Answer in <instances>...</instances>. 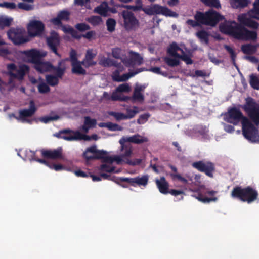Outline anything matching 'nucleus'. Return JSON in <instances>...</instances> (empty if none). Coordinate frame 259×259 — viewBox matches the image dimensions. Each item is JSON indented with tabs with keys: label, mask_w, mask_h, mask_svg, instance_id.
Segmentation results:
<instances>
[{
	"label": "nucleus",
	"mask_w": 259,
	"mask_h": 259,
	"mask_svg": "<svg viewBox=\"0 0 259 259\" xmlns=\"http://www.w3.org/2000/svg\"><path fill=\"white\" fill-rule=\"evenodd\" d=\"M220 29L222 32L238 40L255 41L257 38L256 32L250 31L243 24L234 21L230 23L221 25Z\"/></svg>",
	"instance_id": "nucleus-1"
},
{
	"label": "nucleus",
	"mask_w": 259,
	"mask_h": 259,
	"mask_svg": "<svg viewBox=\"0 0 259 259\" xmlns=\"http://www.w3.org/2000/svg\"><path fill=\"white\" fill-rule=\"evenodd\" d=\"M231 196L233 198L250 204L257 199L258 193L255 189L250 186L242 188L237 186L233 188Z\"/></svg>",
	"instance_id": "nucleus-2"
},
{
	"label": "nucleus",
	"mask_w": 259,
	"mask_h": 259,
	"mask_svg": "<svg viewBox=\"0 0 259 259\" xmlns=\"http://www.w3.org/2000/svg\"><path fill=\"white\" fill-rule=\"evenodd\" d=\"M242 109L247 115V118L256 126H259V104L253 98L248 97L246 99L245 103Z\"/></svg>",
	"instance_id": "nucleus-3"
},
{
	"label": "nucleus",
	"mask_w": 259,
	"mask_h": 259,
	"mask_svg": "<svg viewBox=\"0 0 259 259\" xmlns=\"http://www.w3.org/2000/svg\"><path fill=\"white\" fill-rule=\"evenodd\" d=\"M255 126L248 118H244L242 121V134L246 139L252 142H259L258 130Z\"/></svg>",
	"instance_id": "nucleus-4"
},
{
	"label": "nucleus",
	"mask_w": 259,
	"mask_h": 259,
	"mask_svg": "<svg viewBox=\"0 0 259 259\" xmlns=\"http://www.w3.org/2000/svg\"><path fill=\"white\" fill-rule=\"evenodd\" d=\"M196 192L197 194L192 195V196L203 203H210L211 202H216L218 198L215 196L217 191L211 190L208 188L205 187L203 185L201 186L198 189Z\"/></svg>",
	"instance_id": "nucleus-5"
},
{
	"label": "nucleus",
	"mask_w": 259,
	"mask_h": 259,
	"mask_svg": "<svg viewBox=\"0 0 259 259\" xmlns=\"http://www.w3.org/2000/svg\"><path fill=\"white\" fill-rule=\"evenodd\" d=\"M54 136L59 139H63L67 141L78 140L89 141L91 139V137L89 135L81 134L78 131L74 132L70 129L61 130L58 133L54 134Z\"/></svg>",
	"instance_id": "nucleus-6"
},
{
	"label": "nucleus",
	"mask_w": 259,
	"mask_h": 259,
	"mask_svg": "<svg viewBox=\"0 0 259 259\" xmlns=\"http://www.w3.org/2000/svg\"><path fill=\"white\" fill-rule=\"evenodd\" d=\"M141 9L148 15L161 14L166 17H176L178 14L172 11L167 7L158 4H154L149 8H142Z\"/></svg>",
	"instance_id": "nucleus-7"
},
{
	"label": "nucleus",
	"mask_w": 259,
	"mask_h": 259,
	"mask_svg": "<svg viewBox=\"0 0 259 259\" xmlns=\"http://www.w3.org/2000/svg\"><path fill=\"white\" fill-rule=\"evenodd\" d=\"M244 118L247 117L244 116L241 111L235 107L229 108L228 111L224 114V117L225 121L234 125H238L240 122L242 123Z\"/></svg>",
	"instance_id": "nucleus-8"
},
{
	"label": "nucleus",
	"mask_w": 259,
	"mask_h": 259,
	"mask_svg": "<svg viewBox=\"0 0 259 259\" xmlns=\"http://www.w3.org/2000/svg\"><path fill=\"white\" fill-rule=\"evenodd\" d=\"M25 30L23 28H11L7 32V35L15 45H21L28 41L27 37H24Z\"/></svg>",
	"instance_id": "nucleus-9"
},
{
	"label": "nucleus",
	"mask_w": 259,
	"mask_h": 259,
	"mask_svg": "<svg viewBox=\"0 0 259 259\" xmlns=\"http://www.w3.org/2000/svg\"><path fill=\"white\" fill-rule=\"evenodd\" d=\"M37 110V109L34 101L31 100L29 102V108L19 110L18 117L16 116L14 114H12L10 116L13 117L17 120H20L22 122L31 123L32 121L27 119V118L32 117L35 114Z\"/></svg>",
	"instance_id": "nucleus-10"
},
{
	"label": "nucleus",
	"mask_w": 259,
	"mask_h": 259,
	"mask_svg": "<svg viewBox=\"0 0 259 259\" xmlns=\"http://www.w3.org/2000/svg\"><path fill=\"white\" fill-rule=\"evenodd\" d=\"M124 26L126 30H135L139 26V22L134 13L127 10L122 12Z\"/></svg>",
	"instance_id": "nucleus-11"
},
{
	"label": "nucleus",
	"mask_w": 259,
	"mask_h": 259,
	"mask_svg": "<svg viewBox=\"0 0 259 259\" xmlns=\"http://www.w3.org/2000/svg\"><path fill=\"white\" fill-rule=\"evenodd\" d=\"M193 168L198 171L204 172L206 176L212 178L213 173L215 170V165L210 161H204L202 160L196 161L192 164Z\"/></svg>",
	"instance_id": "nucleus-12"
},
{
	"label": "nucleus",
	"mask_w": 259,
	"mask_h": 259,
	"mask_svg": "<svg viewBox=\"0 0 259 259\" xmlns=\"http://www.w3.org/2000/svg\"><path fill=\"white\" fill-rule=\"evenodd\" d=\"M45 24L39 20H32L27 25V31L30 37L41 36L45 31Z\"/></svg>",
	"instance_id": "nucleus-13"
},
{
	"label": "nucleus",
	"mask_w": 259,
	"mask_h": 259,
	"mask_svg": "<svg viewBox=\"0 0 259 259\" xmlns=\"http://www.w3.org/2000/svg\"><path fill=\"white\" fill-rule=\"evenodd\" d=\"M149 177L148 175H143L141 177L137 176L135 178H123L121 177L118 179L119 182H117V183L119 182H126L133 187L136 186H145L147 185L148 182Z\"/></svg>",
	"instance_id": "nucleus-14"
},
{
	"label": "nucleus",
	"mask_w": 259,
	"mask_h": 259,
	"mask_svg": "<svg viewBox=\"0 0 259 259\" xmlns=\"http://www.w3.org/2000/svg\"><path fill=\"white\" fill-rule=\"evenodd\" d=\"M107 152L103 150H97L96 153L93 155H90L88 157V161L94 159H102L104 162L112 163L114 161H116L118 164L121 161V159L119 157H114V158L106 156Z\"/></svg>",
	"instance_id": "nucleus-15"
},
{
	"label": "nucleus",
	"mask_w": 259,
	"mask_h": 259,
	"mask_svg": "<svg viewBox=\"0 0 259 259\" xmlns=\"http://www.w3.org/2000/svg\"><path fill=\"white\" fill-rule=\"evenodd\" d=\"M23 54L29 59V61L33 64V65L42 60L47 54L45 52H40L34 49L24 51Z\"/></svg>",
	"instance_id": "nucleus-16"
},
{
	"label": "nucleus",
	"mask_w": 259,
	"mask_h": 259,
	"mask_svg": "<svg viewBox=\"0 0 259 259\" xmlns=\"http://www.w3.org/2000/svg\"><path fill=\"white\" fill-rule=\"evenodd\" d=\"M47 42L52 51L60 57V55L57 52V47L60 45V38L58 33L55 31L52 32L51 36L47 38Z\"/></svg>",
	"instance_id": "nucleus-17"
},
{
	"label": "nucleus",
	"mask_w": 259,
	"mask_h": 259,
	"mask_svg": "<svg viewBox=\"0 0 259 259\" xmlns=\"http://www.w3.org/2000/svg\"><path fill=\"white\" fill-rule=\"evenodd\" d=\"M206 17L207 26H215L222 20V16L212 9L206 11Z\"/></svg>",
	"instance_id": "nucleus-18"
},
{
	"label": "nucleus",
	"mask_w": 259,
	"mask_h": 259,
	"mask_svg": "<svg viewBox=\"0 0 259 259\" xmlns=\"http://www.w3.org/2000/svg\"><path fill=\"white\" fill-rule=\"evenodd\" d=\"M250 16L248 17L246 14H242L238 17V22L243 24V26L249 28L257 29L259 27V23L252 20Z\"/></svg>",
	"instance_id": "nucleus-19"
},
{
	"label": "nucleus",
	"mask_w": 259,
	"mask_h": 259,
	"mask_svg": "<svg viewBox=\"0 0 259 259\" xmlns=\"http://www.w3.org/2000/svg\"><path fill=\"white\" fill-rule=\"evenodd\" d=\"M29 67L28 65L23 64L20 65L18 68L15 71L16 73L10 72L9 75L10 76V81H11L12 79H18L19 80H22L25 75L26 73L29 72Z\"/></svg>",
	"instance_id": "nucleus-20"
},
{
	"label": "nucleus",
	"mask_w": 259,
	"mask_h": 259,
	"mask_svg": "<svg viewBox=\"0 0 259 259\" xmlns=\"http://www.w3.org/2000/svg\"><path fill=\"white\" fill-rule=\"evenodd\" d=\"M41 155L43 157L51 159H60L63 157L61 148L51 150H41Z\"/></svg>",
	"instance_id": "nucleus-21"
},
{
	"label": "nucleus",
	"mask_w": 259,
	"mask_h": 259,
	"mask_svg": "<svg viewBox=\"0 0 259 259\" xmlns=\"http://www.w3.org/2000/svg\"><path fill=\"white\" fill-rule=\"evenodd\" d=\"M125 142H124L123 139L120 140L119 143L121 145L122 153L118 157L121 159V163L122 161H124L125 163L126 159H129L128 157H131L132 154V148L129 144H125Z\"/></svg>",
	"instance_id": "nucleus-22"
},
{
	"label": "nucleus",
	"mask_w": 259,
	"mask_h": 259,
	"mask_svg": "<svg viewBox=\"0 0 259 259\" xmlns=\"http://www.w3.org/2000/svg\"><path fill=\"white\" fill-rule=\"evenodd\" d=\"M168 167L171 169L174 173L170 174V176L173 180H178L184 184H187L188 181H192L193 178L190 176L186 175V177H183L180 174L177 173V168L176 166L169 164Z\"/></svg>",
	"instance_id": "nucleus-23"
},
{
	"label": "nucleus",
	"mask_w": 259,
	"mask_h": 259,
	"mask_svg": "<svg viewBox=\"0 0 259 259\" xmlns=\"http://www.w3.org/2000/svg\"><path fill=\"white\" fill-rule=\"evenodd\" d=\"M33 67L38 72L44 73L51 71L53 65L49 62H44L40 60L33 65Z\"/></svg>",
	"instance_id": "nucleus-24"
},
{
	"label": "nucleus",
	"mask_w": 259,
	"mask_h": 259,
	"mask_svg": "<svg viewBox=\"0 0 259 259\" xmlns=\"http://www.w3.org/2000/svg\"><path fill=\"white\" fill-rule=\"evenodd\" d=\"M124 142H128L134 144H140L148 141L146 137H143L139 134H136L132 136L122 138Z\"/></svg>",
	"instance_id": "nucleus-25"
},
{
	"label": "nucleus",
	"mask_w": 259,
	"mask_h": 259,
	"mask_svg": "<svg viewBox=\"0 0 259 259\" xmlns=\"http://www.w3.org/2000/svg\"><path fill=\"white\" fill-rule=\"evenodd\" d=\"M155 182L160 193L163 194L168 193L169 184L164 177H161L160 179H156Z\"/></svg>",
	"instance_id": "nucleus-26"
},
{
	"label": "nucleus",
	"mask_w": 259,
	"mask_h": 259,
	"mask_svg": "<svg viewBox=\"0 0 259 259\" xmlns=\"http://www.w3.org/2000/svg\"><path fill=\"white\" fill-rule=\"evenodd\" d=\"M146 87L144 85H136L133 94V99L139 102H143L144 100V96L141 93L144 92Z\"/></svg>",
	"instance_id": "nucleus-27"
},
{
	"label": "nucleus",
	"mask_w": 259,
	"mask_h": 259,
	"mask_svg": "<svg viewBox=\"0 0 259 259\" xmlns=\"http://www.w3.org/2000/svg\"><path fill=\"white\" fill-rule=\"evenodd\" d=\"M259 47V44L253 45L252 44H246L242 45L241 47L242 52L247 55H252L255 53L257 48Z\"/></svg>",
	"instance_id": "nucleus-28"
},
{
	"label": "nucleus",
	"mask_w": 259,
	"mask_h": 259,
	"mask_svg": "<svg viewBox=\"0 0 259 259\" xmlns=\"http://www.w3.org/2000/svg\"><path fill=\"white\" fill-rule=\"evenodd\" d=\"M179 51L181 53H183V50L179 47L177 44L175 42H172L167 49L168 53L172 56L178 58L180 55L177 51Z\"/></svg>",
	"instance_id": "nucleus-29"
},
{
	"label": "nucleus",
	"mask_w": 259,
	"mask_h": 259,
	"mask_svg": "<svg viewBox=\"0 0 259 259\" xmlns=\"http://www.w3.org/2000/svg\"><path fill=\"white\" fill-rule=\"evenodd\" d=\"M249 16L259 20V0H255L253 4V8L248 12Z\"/></svg>",
	"instance_id": "nucleus-30"
},
{
	"label": "nucleus",
	"mask_w": 259,
	"mask_h": 259,
	"mask_svg": "<svg viewBox=\"0 0 259 259\" xmlns=\"http://www.w3.org/2000/svg\"><path fill=\"white\" fill-rule=\"evenodd\" d=\"M196 36L200 40L201 42H203L206 45L209 43V33L204 30L198 31L196 33Z\"/></svg>",
	"instance_id": "nucleus-31"
},
{
	"label": "nucleus",
	"mask_w": 259,
	"mask_h": 259,
	"mask_svg": "<svg viewBox=\"0 0 259 259\" xmlns=\"http://www.w3.org/2000/svg\"><path fill=\"white\" fill-rule=\"evenodd\" d=\"M194 19L198 22L200 26L201 25H207L206 12L196 11L194 15Z\"/></svg>",
	"instance_id": "nucleus-32"
},
{
	"label": "nucleus",
	"mask_w": 259,
	"mask_h": 259,
	"mask_svg": "<svg viewBox=\"0 0 259 259\" xmlns=\"http://www.w3.org/2000/svg\"><path fill=\"white\" fill-rule=\"evenodd\" d=\"M72 72L78 75H84L86 74V70L81 66L79 62H76L71 64Z\"/></svg>",
	"instance_id": "nucleus-33"
},
{
	"label": "nucleus",
	"mask_w": 259,
	"mask_h": 259,
	"mask_svg": "<svg viewBox=\"0 0 259 259\" xmlns=\"http://www.w3.org/2000/svg\"><path fill=\"white\" fill-rule=\"evenodd\" d=\"M96 56V54L93 52V50L89 49L87 50L84 58L90 66H93L96 65L97 62L93 60V59Z\"/></svg>",
	"instance_id": "nucleus-34"
},
{
	"label": "nucleus",
	"mask_w": 259,
	"mask_h": 259,
	"mask_svg": "<svg viewBox=\"0 0 259 259\" xmlns=\"http://www.w3.org/2000/svg\"><path fill=\"white\" fill-rule=\"evenodd\" d=\"M95 13L102 16H106L108 12V5L106 2H104L100 5L96 7L94 10Z\"/></svg>",
	"instance_id": "nucleus-35"
},
{
	"label": "nucleus",
	"mask_w": 259,
	"mask_h": 259,
	"mask_svg": "<svg viewBox=\"0 0 259 259\" xmlns=\"http://www.w3.org/2000/svg\"><path fill=\"white\" fill-rule=\"evenodd\" d=\"M102 64L107 66H115L118 68L117 70H119L120 71H122L124 69L121 63H118L117 61L115 60H110L108 59H105L104 62H103Z\"/></svg>",
	"instance_id": "nucleus-36"
},
{
	"label": "nucleus",
	"mask_w": 259,
	"mask_h": 259,
	"mask_svg": "<svg viewBox=\"0 0 259 259\" xmlns=\"http://www.w3.org/2000/svg\"><path fill=\"white\" fill-rule=\"evenodd\" d=\"M249 0H231V5L234 8H243L248 6Z\"/></svg>",
	"instance_id": "nucleus-37"
},
{
	"label": "nucleus",
	"mask_w": 259,
	"mask_h": 259,
	"mask_svg": "<svg viewBox=\"0 0 259 259\" xmlns=\"http://www.w3.org/2000/svg\"><path fill=\"white\" fill-rule=\"evenodd\" d=\"M62 30L64 33L70 34L72 37L74 38L79 39L81 38V35H79L77 31L70 26L66 27L63 26Z\"/></svg>",
	"instance_id": "nucleus-38"
},
{
	"label": "nucleus",
	"mask_w": 259,
	"mask_h": 259,
	"mask_svg": "<svg viewBox=\"0 0 259 259\" xmlns=\"http://www.w3.org/2000/svg\"><path fill=\"white\" fill-rule=\"evenodd\" d=\"M61 63V61H60L58 63V66L57 67H55L53 65V67L51 68V71H54L56 72L55 76H57V78H61L62 77L65 71V68L60 67Z\"/></svg>",
	"instance_id": "nucleus-39"
},
{
	"label": "nucleus",
	"mask_w": 259,
	"mask_h": 259,
	"mask_svg": "<svg viewBox=\"0 0 259 259\" xmlns=\"http://www.w3.org/2000/svg\"><path fill=\"white\" fill-rule=\"evenodd\" d=\"M249 83L253 89L259 90V75L258 76L254 74L250 75Z\"/></svg>",
	"instance_id": "nucleus-40"
},
{
	"label": "nucleus",
	"mask_w": 259,
	"mask_h": 259,
	"mask_svg": "<svg viewBox=\"0 0 259 259\" xmlns=\"http://www.w3.org/2000/svg\"><path fill=\"white\" fill-rule=\"evenodd\" d=\"M131 55V58L133 62V66L135 64L141 65L143 63V58L138 53H134L132 51L130 52Z\"/></svg>",
	"instance_id": "nucleus-41"
},
{
	"label": "nucleus",
	"mask_w": 259,
	"mask_h": 259,
	"mask_svg": "<svg viewBox=\"0 0 259 259\" xmlns=\"http://www.w3.org/2000/svg\"><path fill=\"white\" fill-rule=\"evenodd\" d=\"M201 2L206 6L211 8L219 9L221 6L219 0H201Z\"/></svg>",
	"instance_id": "nucleus-42"
},
{
	"label": "nucleus",
	"mask_w": 259,
	"mask_h": 259,
	"mask_svg": "<svg viewBox=\"0 0 259 259\" xmlns=\"http://www.w3.org/2000/svg\"><path fill=\"white\" fill-rule=\"evenodd\" d=\"M88 22L93 26H98L102 23V18L99 16H92L88 18Z\"/></svg>",
	"instance_id": "nucleus-43"
},
{
	"label": "nucleus",
	"mask_w": 259,
	"mask_h": 259,
	"mask_svg": "<svg viewBox=\"0 0 259 259\" xmlns=\"http://www.w3.org/2000/svg\"><path fill=\"white\" fill-rule=\"evenodd\" d=\"M47 83L52 87L57 85L59 83V79L57 76L52 75H47L46 76Z\"/></svg>",
	"instance_id": "nucleus-44"
},
{
	"label": "nucleus",
	"mask_w": 259,
	"mask_h": 259,
	"mask_svg": "<svg viewBox=\"0 0 259 259\" xmlns=\"http://www.w3.org/2000/svg\"><path fill=\"white\" fill-rule=\"evenodd\" d=\"M181 55L178 57V58L182 59L184 61L187 65L192 64L193 63V60L191 59V55L190 54H186L183 50V53H181Z\"/></svg>",
	"instance_id": "nucleus-45"
},
{
	"label": "nucleus",
	"mask_w": 259,
	"mask_h": 259,
	"mask_svg": "<svg viewBox=\"0 0 259 259\" xmlns=\"http://www.w3.org/2000/svg\"><path fill=\"white\" fill-rule=\"evenodd\" d=\"M118 92H114L111 96V100L112 101H127L129 99H130V97L128 96H123L121 97L120 95H119L117 94Z\"/></svg>",
	"instance_id": "nucleus-46"
},
{
	"label": "nucleus",
	"mask_w": 259,
	"mask_h": 259,
	"mask_svg": "<svg viewBox=\"0 0 259 259\" xmlns=\"http://www.w3.org/2000/svg\"><path fill=\"white\" fill-rule=\"evenodd\" d=\"M116 21L113 18H109L106 21V25L107 27V30L110 32H112L115 30V27L116 26Z\"/></svg>",
	"instance_id": "nucleus-47"
},
{
	"label": "nucleus",
	"mask_w": 259,
	"mask_h": 259,
	"mask_svg": "<svg viewBox=\"0 0 259 259\" xmlns=\"http://www.w3.org/2000/svg\"><path fill=\"white\" fill-rule=\"evenodd\" d=\"M60 118V116L58 115H55L53 116H46L42 117H40L39 120L41 122L44 123H49L52 121H55L59 119Z\"/></svg>",
	"instance_id": "nucleus-48"
},
{
	"label": "nucleus",
	"mask_w": 259,
	"mask_h": 259,
	"mask_svg": "<svg viewBox=\"0 0 259 259\" xmlns=\"http://www.w3.org/2000/svg\"><path fill=\"white\" fill-rule=\"evenodd\" d=\"M70 13L66 10H63L59 11L57 16L62 20L64 21H68L69 19Z\"/></svg>",
	"instance_id": "nucleus-49"
},
{
	"label": "nucleus",
	"mask_w": 259,
	"mask_h": 259,
	"mask_svg": "<svg viewBox=\"0 0 259 259\" xmlns=\"http://www.w3.org/2000/svg\"><path fill=\"white\" fill-rule=\"evenodd\" d=\"M108 114L110 116H113L117 121L126 119V114L122 113L110 111L108 113Z\"/></svg>",
	"instance_id": "nucleus-50"
},
{
	"label": "nucleus",
	"mask_w": 259,
	"mask_h": 259,
	"mask_svg": "<svg viewBox=\"0 0 259 259\" xmlns=\"http://www.w3.org/2000/svg\"><path fill=\"white\" fill-rule=\"evenodd\" d=\"M142 71V70L141 69H138V70L135 71V72H130L127 73H125V74H123L122 75H121L120 76V82H122V81H126L127 80H128L130 78L134 76V75H135L136 74H137V73L140 72L141 71Z\"/></svg>",
	"instance_id": "nucleus-51"
},
{
	"label": "nucleus",
	"mask_w": 259,
	"mask_h": 259,
	"mask_svg": "<svg viewBox=\"0 0 259 259\" xmlns=\"http://www.w3.org/2000/svg\"><path fill=\"white\" fill-rule=\"evenodd\" d=\"M97 147L96 145H94L91 146V147L88 148L86 149V150L83 152V156L87 160H88V157H90V155H89L88 153H91L94 155L95 153H96V152L97 151Z\"/></svg>",
	"instance_id": "nucleus-52"
},
{
	"label": "nucleus",
	"mask_w": 259,
	"mask_h": 259,
	"mask_svg": "<svg viewBox=\"0 0 259 259\" xmlns=\"http://www.w3.org/2000/svg\"><path fill=\"white\" fill-rule=\"evenodd\" d=\"M98 169L102 172L110 173L114 171L115 168L113 166H110L106 164H103L100 166Z\"/></svg>",
	"instance_id": "nucleus-53"
},
{
	"label": "nucleus",
	"mask_w": 259,
	"mask_h": 259,
	"mask_svg": "<svg viewBox=\"0 0 259 259\" xmlns=\"http://www.w3.org/2000/svg\"><path fill=\"white\" fill-rule=\"evenodd\" d=\"M18 8L20 9L24 10L25 11L32 10L34 8L33 4H28L25 3H19L18 4Z\"/></svg>",
	"instance_id": "nucleus-54"
},
{
	"label": "nucleus",
	"mask_w": 259,
	"mask_h": 259,
	"mask_svg": "<svg viewBox=\"0 0 259 259\" xmlns=\"http://www.w3.org/2000/svg\"><path fill=\"white\" fill-rule=\"evenodd\" d=\"M38 90L39 93L45 94L50 92V88L47 84L42 82L38 84Z\"/></svg>",
	"instance_id": "nucleus-55"
},
{
	"label": "nucleus",
	"mask_w": 259,
	"mask_h": 259,
	"mask_svg": "<svg viewBox=\"0 0 259 259\" xmlns=\"http://www.w3.org/2000/svg\"><path fill=\"white\" fill-rule=\"evenodd\" d=\"M75 27L80 32H83L90 29V26L85 23H77L75 25Z\"/></svg>",
	"instance_id": "nucleus-56"
},
{
	"label": "nucleus",
	"mask_w": 259,
	"mask_h": 259,
	"mask_svg": "<svg viewBox=\"0 0 259 259\" xmlns=\"http://www.w3.org/2000/svg\"><path fill=\"white\" fill-rule=\"evenodd\" d=\"M12 19L0 17V28L3 29L5 27H8L11 25Z\"/></svg>",
	"instance_id": "nucleus-57"
},
{
	"label": "nucleus",
	"mask_w": 259,
	"mask_h": 259,
	"mask_svg": "<svg viewBox=\"0 0 259 259\" xmlns=\"http://www.w3.org/2000/svg\"><path fill=\"white\" fill-rule=\"evenodd\" d=\"M108 129L110 131H121L123 127L116 123L108 122Z\"/></svg>",
	"instance_id": "nucleus-58"
},
{
	"label": "nucleus",
	"mask_w": 259,
	"mask_h": 259,
	"mask_svg": "<svg viewBox=\"0 0 259 259\" xmlns=\"http://www.w3.org/2000/svg\"><path fill=\"white\" fill-rule=\"evenodd\" d=\"M225 49L227 51V52L230 54V57L231 60L233 63V64H235V58L236 57V54L234 52L233 48L228 45H225L224 47Z\"/></svg>",
	"instance_id": "nucleus-59"
},
{
	"label": "nucleus",
	"mask_w": 259,
	"mask_h": 259,
	"mask_svg": "<svg viewBox=\"0 0 259 259\" xmlns=\"http://www.w3.org/2000/svg\"><path fill=\"white\" fill-rule=\"evenodd\" d=\"M165 62L170 67H175L179 65L180 62L179 60L175 58H166L165 59Z\"/></svg>",
	"instance_id": "nucleus-60"
},
{
	"label": "nucleus",
	"mask_w": 259,
	"mask_h": 259,
	"mask_svg": "<svg viewBox=\"0 0 259 259\" xmlns=\"http://www.w3.org/2000/svg\"><path fill=\"white\" fill-rule=\"evenodd\" d=\"M116 92L119 93L128 92L130 91V87L127 83H123L119 85L116 89Z\"/></svg>",
	"instance_id": "nucleus-61"
},
{
	"label": "nucleus",
	"mask_w": 259,
	"mask_h": 259,
	"mask_svg": "<svg viewBox=\"0 0 259 259\" xmlns=\"http://www.w3.org/2000/svg\"><path fill=\"white\" fill-rule=\"evenodd\" d=\"M96 120L95 119H91L90 117L87 116L84 118V123L87 126L91 128L96 124Z\"/></svg>",
	"instance_id": "nucleus-62"
},
{
	"label": "nucleus",
	"mask_w": 259,
	"mask_h": 259,
	"mask_svg": "<svg viewBox=\"0 0 259 259\" xmlns=\"http://www.w3.org/2000/svg\"><path fill=\"white\" fill-rule=\"evenodd\" d=\"M142 162L141 159H134L133 160H131L130 159H126L125 161V163L132 165V166H136L140 165Z\"/></svg>",
	"instance_id": "nucleus-63"
},
{
	"label": "nucleus",
	"mask_w": 259,
	"mask_h": 259,
	"mask_svg": "<svg viewBox=\"0 0 259 259\" xmlns=\"http://www.w3.org/2000/svg\"><path fill=\"white\" fill-rule=\"evenodd\" d=\"M121 49L119 48H114L112 49V56L116 59H120L121 54Z\"/></svg>",
	"instance_id": "nucleus-64"
}]
</instances>
